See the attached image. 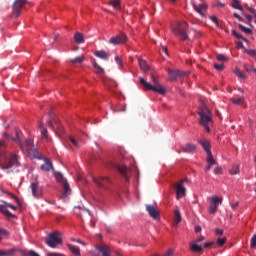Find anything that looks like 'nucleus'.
<instances>
[{
    "label": "nucleus",
    "mask_w": 256,
    "mask_h": 256,
    "mask_svg": "<svg viewBox=\"0 0 256 256\" xmlns=\"http://www.w3.org/2000/svg\"><path fill=\"white\" fill-rule=\"evenodd\" d=\"M110 45H123V43H127V35L121 33L119 35L113 36L109 40Z\"/></svg>",
    "instance_id": "obj_13"
},
{
    "label": "nucleus",
    "mask_w": 256,
    "mask_h": 256,
    "mask_svg": "<svg viewBox=\"0 0 256 256\" xmlns=\"http://www.w3.org/2000/svg\"><path fill=\"white\" fill-rule=\"evenodd\" d=\"M203 239H205L203 236H200L199 238H197L196 240H195V242L194 243H201V241H203Z\"/></svg>",
    "instance_id": "obj_57"
},
{
    "label": "nucleus",
    "mask_w": 256,
    "mask_h": 256,
    "mask_svg": "<svg viewBox=\"0 0 256 256\" xmlns=\"http://www.w3.org/2000/svg\"><path fill=\"white\" fill-rule=\"evenodd\" d=\"M96 73H98V75H103L105 73V70L99 66V64H97V61L95 59H92L91 61Z\"/></svg>",
    "instance_id": "obj_25"
},
{
    "label": "nucleus",
    "mask_w": 256,
    "mask_h": 256,
    "mask_svg": "<svg viewBox=\"0 0 256 256\" xmlns=\"http://www.w3.org/2000/svg\"><path fill=\"white\" fill-rule=\"evenodd\" d=\"M39 129L41 131L42 139H47V128L43 125V122H40Z\"/></svg>",
    "instance_id": "obj_31"
},
{
    "label": "nucleus",
    "mask_w": 256,
    "mask_h": 256,
    "mask_svg": "<svg viewBox=\"0 0 256 256\" xmlns=\"http://www.w3.org/2000/svg\"><path fill=\"white\" fill-rule=\"evenodd\" d=\"M83 61H85L84 55L78 56V57L70 60V62H72V63H83Z\"/></svg>",
    "instance_id": "obj_39"
},
{
    "label": "nucleus",
    "mask_w": 256,
    "mask_h": 256,
    "mask_svg": "<svg viewBox=\"0 0 256 256\" xmlns=\"http://www.w3.org/2000/svg\"><path fill=\"white\" fill-rule=\"evenodd\" d=\"M244 69L247 71V73H253V67L249 64H244Z\"/></svg>",
    "instance_id": "obj_43"
},
{
    "label": "nucleus",
    "mask_w": 256,
    "mask_h": 256,
    "mask_svg": "<svg viewBox=\"0 0 256 256\" xmlns=\"http://www.w3.org/2000/svg\"><path fill=\"white\" fill-rule=\"evenodd\" d=\"M15 137L9 135L7 132H4V137L5 139H7V141H15L16 143H18L20 149H25V147H23V141H21V135H23V132H21V130L19 129H15Z\"/></svg>",
    "instance_id": "obj_9"
},
{
    "label": "nucleus",
    "mask_w": 256,
    "mask_h": 256,
    "mask_svg": "<svg viewBox=\"0 0 256 256\" xmlns=\"http://www.w3.org/2000/svg\"><path fill=\"white\" fill-rule=\"evenodd\" d=\"M74 41L75 43H78V45H81L82 43H85V36L81 32H76L74 35Z\"/></svg>",
    "instance_id": "obj_22"
},
{
    "label": "nucleus",
    "mask_w": 256,
    "mask_h": 256,
    "mask_svg": "<svg viewBox=\"0 0 256 256\" xmlns=\"http://www.w3.org/2000/svg\"><path fill=\"white\" fill-rule=\"evenodd\" d=\"M187 29H189V25L187 22L183 21L174 26L172 32L176 37H180L181 41H188L189 36L187 35Z\"/></svg>",
    "instance_id": "obj_4"
},
{
    "label": "nucleus",
    "mask_w": 256,
    "mask_h": 256,
    "mask_svg": "<svg viewBox=\"0 0 256 256\" xmlns=\"http://www.w3.org/2000/svg\"><path fill=\"white\" fill-rule=\"evenodd\" d=\"M76 243H80V245H87L84 242H82L80 239L76 240Z\"/></svg>",
    "instance_id": "obj_61"
},
{
    "label": "nucleus",
    "mask_w": 256,
    "mask_h": 256,
    "mask_svg": "<svg viewBox=\"0 0 256 256\" xmlns=\"http://www.w3.org/2000/svg\"><path fill=\"white\" fill-rule=\"evenodd\" d=\"M182 151H183V153H193V152L197 151V145L187 143L186 145H184L182 147Z\"/></svg>",
    "instance_id": "obj_18"
},
{
    "label": "nucleus",
    "mask_w": 256,
    "mask_h": 256,
    "mask_svg": "<svg viewBox=\"0 0 256 256\" xmlns=\"http://www.w3.org/2000/svg\"><path fill=\"white\" fill-rule=\"evenodd\" d=\"M190 251H192V253H201L203 247L195 242H190Z\"/></svg>",
    "instance_id": "obj_23"
},
{
    "label": "nucleus",
    "mask_w": 256,
    "mask_h": 256,
    "mask_svg": "<svg viewBox=\"0 0 256 256\" xmlns=\"http://www.w3.org/2000/svg\"><path fill=\"white\" fill-rule=\"evenodd\" d=\"M53 169V163L49 158L44 159V164L41 165V171H51Z\"/></svg>",
    "instance_id": "obj_20"
},
{
    "label": "nucleus",
    "mask_w": 256,
    "mask_h": 256,
    "mask_svg": "<svg viewBox=\"0 0 256 256\" xmlns=\"http://www.w3.org/2000/svg\"><path fill=\"white\" fill-rule=\"evenodd\" d=\"M174 217H175V220H174L173 226L177 227V225L181 223V212L179 210H175Z\"/></svg>",
    "instance_id": "obj_28"
},
{
    "label": "nucleus",
    "mask_w": 256,
    "mask_h": 256,
    "mask_svg": "<svg viewBox=\"0 0 256 256\" xmlns=\"http://www.w3.org/2000/svg\"><path fill=\"white\" fill-rule=\"evenodd\" d=\"M194 9L197 13H199V15H202V17H205V15H203V11H205V9H207L206 4L194 5Z\"/></svg>",
    "instance_id": "obj_27"
},
{
    "label": "nucleus",
    "mask_w": 256,
    "mask_h": 256,
    "mask_svg": "<svg viewBox=\"0 0 256 256\" xmlns=\"http://www.w3.org/2000/svg\"><path fill=\"white\" fill-rule=\"evenodd\" d=\"M168 74L170 76V81H177L178 77H183V75H189V72H183L178 69L168 68Z\"/></svg>",
    "instance_id": "obj_12"
},
{
    "label": "nucleus",
    "mask_w": 256,
    "mask_h": 256,
    "mask_svg": "<svg viewBox=\"0 0 256 256\" xmlns=\"http://www.w3.org/2000/svg\"><path fill=\"white\" fill-rule=\"evenodd\" d=\"M139 62V67L142 71H149V65L145 60H143L141 57H137Z\"/></svg>",
    "instance_id": "obj_26"
},
{
    "label": "nucleus",
    "mask_w": 256,
    "mask_h": 256,
    "mask_svg": "<svg viewBox=\"0 0 256 256\" xmlns=\"http://www.w3.org/2000/svg\"><path fill=\"white\" fill-rule=\"evenodd\" d=\"M145 207H146V211H147L148 215L152 219L157 221L160 217L159 210H157V208L155 206H153L152 204H146Z\"/></svg>",
    "instance_id": "obj_14"
},
{
    "label": "nucleus",
    "mask_w": 256,
    "mask_h": 256,
    "mask_svg": "<svg viewBox=\"0 0 256 256\" xmlns=\"http://www.w3.org/2000/svg\"><path fill=\"white\" fill-rule=\"evenodd\" d=\"M25 3H27V0H15L12 6V17L17 19V17L21 16V9L25 7Z\"/></svg>",
    "instance_id": "obj_8"
},
{
    "label": "nucleus",
    "mask_w": 256,
    "mask_h": 256,
    "mask_svg": "<svg viewBox=\"0 0 256 256\" xmlns=\"http://www.w3.org/2000/svg\"><path fill=\"white\" fill-rule=\"evenodd\" d=\"M90 225H91V227L95 228V221L92 220V221L90 222Z\"/></svg>",
    "instance_id": "obj_62"
},
{
    "label": "nucleus",
    "mask_w": 256,
    "mask_h": 256,
    "mask_svg": "<svg viewBox=\"0 0 256 256\" xmlns=\"http://www.w3.org/2000/svg\"><path fill=\"white\" fill-rule=\"evenodd\" d=\"M214 173L215 175H221V173H223V170L220 167H216L214 169Z\"/></svg>",
    "instance_id": "obj_47"
},
{
    "label": "nucleus",
    "mask_w": 256,
    "mask_h": 256,
    "mask_svg": "<svg viewBox=\"0 0 256 256\" xmlns=\"http://www.w3.org/2000/svg\"><path fill=\"white\" fill-rule=\"evenodd\" d=\"M69 140L74 145V147H78L79 144L77 143V140H75V138H73V136H70Z\"/></svg>",
    "instance_id": "obj_45"
},
{
    "label": "nucleus",
    "mask_w": 256,
    "mask_h": 256,
    "mask_svg": "<svg viewBox=\"0 0 256 256\" xmlns=\"http://www.w3.org/2000/svg\"><path fill=\"white\" fill-rule=\"evenodd\" d=\"M211 245H213V242L204 243V249H207L208 247H211Z\"/></svg>",
    "instance_id": "obj_55"
},
{
    "label": "nucleus",
    "mask_w": 256,
    "mask_h": 256,
    "mask_svg": "<svg viewBox=\"0 0 256 256\" xmlns=\"http://www.w3.org/2000/svg\"><path fill=\"white\" fill-rule=\"evenodd\" d=\"M221 203H223V198H219L217 196L211 197L210 198L209 213L211 215L217 213V209H218L219 205H221Z\"/></svg>",
    "instance_id": "obj_10"
},
{
    "label": "nucleus",
    "mask_w": 256,
    "mask_h": 256,
    "mask_svg": "<svg viewBox=\"0 0 256 256\" xmlns=\"http://www.w3.org/2000/svg\"><path fill=\"white\" fill-rule=\"evenodd\" d=\"M22 146L24 147L21 148L22 151H26V153H29L31 149H33V140L32 139H26L25 144L22 143Z\"/></svg>",
    "instance_id": "obj_21"
},
{
    "label": "nucleus",
    "mask_w": 256,
    "mask_h": 256,
    "mask_svg": "<svg viewBox=\"0 0 256 256\" xmlns=\"http://www.w3.org/2000/svg\"><path fill=\"white\" fill-rule=\"evenodd\" d=\"M17 255V249L11 248L9 250H4V256H15Z\"/></svg>",
    "instance_id": "obj_34"
},
{
    "label": "nucleus",
    "mask_w": 256,
    "mask_h": 256,
    "mask_svg": "<svg viewBox=\"0 0 256 256\" xmlns=\"http://www.w3.org/2000/svg\"><path fill=\"white\" fill-rule=\"evenodd\" d=\"M5 142L0 141V157L3 155V151H1L2 147H5ZM0 167L5 169H11L12 167H19V156L17 154H11L8 161L4 163V165L0 164Z\"/></svg>",
    "instance_id": "obj_6"
},
{
    "label": "nucleus",
    "mask_w": 256,
    "mask_h": 256,
    "mask_svg": "<svg viewBox=\"0 0 256 256\" xmlns=\"http://www.w3.org/2000/svg\"><path fill=\"white\" fill-rule=\"evenodd\" d=\"M54 176H55L56 180L58 181V183L62 184V187L64 189V191L61 195V199H67V197H69V195H71V187L69 186V183L63 177V174H61L60 172H55Z\"/></svg>",
    "instance_id": "obj_7"
},
{
    "label": "nucleus",
    "mask_w": 256,
    "mask_h": 256,
    "mask_svg": "<svg viewBox=\"0 0 256 256\" xmlns=\"http://www.w3.org/2000/svg\"><path fill=\"white\" fill-rule=\"evenodd\" d=\"M117 169L120 175L124 177L125 181H129V168H127V166L125 165H122V166H117Z\"/></svg>",
    "instance_id": "obj_17"
},
{
    "label": "nucleus",
    "mask_w": 256,
    "mask_h": 256,
    "mask_svg": "<svg viewBox=\"0 0 256 256\" xmlns=\"http://www.w3.org/2000/svg\"><path fill=\"white\" fill-rule=\"evenodd\" d=\"M0 256H4V250H0Z\"/></svg>",
    "instance_id": "obj_64"
},
{
    "label": "nucleus",
    "mask_w": 256,
    "mask_h": 256,
    "mask_svg": "<svg viewBox=\"0 0 256 256\" xmlns=\"http://www.w3.org/2000/svg\"><path fill=\"white\" fill-rule=\"evenodd\" d=\"M95 185L100 187L101 189H108L109 185H111V180L109 177L100 176L99 178H93Z\"/></svg>",
    "instance_id": "obj_11"
},
{
    "label": "nucleus",
    "mask_w": 256,
    "mask_h": 256,
    "mask_svg": "<svg viewBox=\"0 0 256 256\" xmlns=\"http://www.w3.org/2000/svg\"><path fill=\"white\" fill-rule=\"evenodd\" d=\"M233 16L237 18L239 21H244L243 18L237 13H234Z\"/></svg>",
    "instance_id": "obj_54"
},
{
    "label": "nucleus",
    "mask_w": 256,
    "mask_h": 256,
    "mask_svg": "<svg viewBox=\"0 0 256 256\" xmlns=\"http://www.w3.org/2000/svg\"><path fill=\"white\" fill-rule=\"evenodd\" d=\"M2 203H3L4 205H6V207H9V209H13L14 211H15V209H17V207H15L14 205L9 204V203H7V202H5V201H2Z\"/></svg>",
    "instance_id": "obj_46"
},
{
    "label": "nucleus",
    "mask_w": 256,
    "mask_h": 256,
    "mask_svg": "<svg viewBox=\"0 0 256 256\" xmlns=\"http://www.w3.org/2000/svg\"><path fill=\"white\" fill-rule=\"evenodd\" d=\"M95 57H98V59H103L104 61L109 60V53H107L105 50H98L94 53Z\"/></svg>",
    "instance_id": "obj_19"
},
{
    "label": "nucleus",
    "mask_w": 256,
    "mask_h": 256,
    "mask_svg": "<svg viewBox=\"0 0 256 256\" xmlns=\"http://www.w3.org/2000/svg\"><path fill=\"white\" fill-rule=\"evenodd\" d=\"M45 243L46 245H48V247H51V249H55L57 245H63V238H61V232L54 231L52 233H49L45 238Z\"/></svg>",
    "instance_id": "obj_5"
},
{
    "label": "nucleus",
    "mask_w": 256,
    "mask_h": 256,
    "mask_svg": "<svg viewBox=\"0 0 256 256\" xmlns=\"http://www.w3.org/2000/svg\"><path fill=\"white\" fill-rule=\"evenodd\" d=\"M22 256H39V254L33 250H22L21 251Z\"/></svg>",
    "instance_id": "obj_33"
},
{
    "label": "nucleus",
    "mask_w": 256,
    "mask_h": 256,
    "mask_svg": "<svg viewBox=\"0 0 256 256\" xmlns=\"http://www.w3.org/2000/svg\"><path fill=\"white\" fill-rule=\"evenodd\" d=\"M216 244H217L218 247H223V245H225V237L218 238Z\"/></svg>",
    "instance_id": "obj_42"
},
{
    "label": "nucleus",
    "mask_w": 256,
    "mask_h": 256,
    "mask_svg": "<svg viewBox=\"0 0 256 256\" xmlns=\"http://www.w3.org/2000/svg\"><path fill=\"white\" fill-rule=\"evenodd\" d=\"M115 61L119 63V65H123V61L121 60V58H119V56L115 57Z\"/></svg>",
    "instance_id": "obj_53"
},
{
    "label": "nucleus",
    "mask_w": 256,
    "mask_h": 256,
    "mask_svg": "<svg viewBox=\"0 0 256 256\" xmlns=\"http://www.w3.org/2000/svg\"><path fill=\"white\" fill-rule=\"evenodd\" d=\"M47 256H63V254L57 252H48Z\"/></svg>",
    "instance_id": "obj_49"
},
{
    "label": "nucleus",
    "mask_w": 256,
    "mask_h": 256,
    "mask_svg": "<svg viewBox=\"0 0 256 256\" xmlns=\"http://www.w3.org/2000/svg\"><path fill=\"white\" fill-rule=\"evenodd\" d=\"M231 6H232L234 9L243 11V6H241L239 0H233Z\"/></svg>",
    "instance_id": "obj_35"
},
{
    "label": "nucleus",
    "mask_w": 256,
    "mask_h": 256,
    "mask_svg": "<svg viewBox=\"0 0 256 256\" xmlns=\"http://www.w3.org/2000/svg\"><path fill=\"white\" fill-rule=\"evenodd\" d=\"M217 61H225V55L223 54H217L216 55Z\"/></svg>",
    "instance_id": "obj_44"
},
{
    "label": "nucleus",
    "mask_w": 256,
    "mask_h": 256,
    "mask_svg": "<svg viewBox=\"0 0 256 256\" xmlns=\"http://www.w3.org/2000/svg\"><path fill=\"white\" fill-rule=\"evenodd\" d=\"M238 27L246 34H251L253 33V30H251V28H247L245 26H243L242 24H238Z\"/></svg>",
    "instance_id": "obj_40"
},
{
    "label": "nucleus",
    "mask_w": 256,
    "mask_h": 256,
    "mask_svg": "<svg viewBox=\"0 0 256 256\" xmlns=\"http://www.w3.org/2000/svg\"><path fill=\"white\" fill-rule=\"evenodd\" d=\"M228 173L231 176L239 175L241 173V169L239 167V164L232 165V167L228 170Z\"/></svg>",
    "instance_id": "obj_24"
},
{
    "label": "nucleus",
    "mask_w": 256,
    "mask_h": 256,
    "mask_svg": "<svg viewBox=\"0 0 256 256\" xmlns=\"http://www.w3.org/2000/svg\"><path fill=\"white\" fill-rule=\"evenodd\" d=\"M232 34L237 37V39H241L242 41H245V43H249V40L247 38L243 37V35L239 34L237 31L233 30Z\"/></svg>",
    "instance_id": "obj_38"
},
{
    "label": "nucleus",
    "mask_w": 256,
    "mask_h": 256,
    "mask_svg": "<svg viewBox=\"0 0 256 256\" xmlns=\"http://www.w3.org/2000/svg\"><path fill=\"white\" fill-rule=\"evenodd\" d=\"M185 181H188V180L183 179L175 185L177 199H179L180 197H185V193L187 191V189L183 186V183H185Z\"/></svg>",
    "instance_id": "obj_15"
},
{
    "label": "nucleus",
    "mask_w": 256,
    "mask_h": 256,
    "mask_svg": "<svg viewBox=\"0 0 256 256\" xmlns=\"http://www.w3.org/2000/svg\"><path fill=\"white\" fill-rule=\"evenodd\" d=\"M237 47H238V49H243V42H241V41H239V42H237Z\"/></svg>",
    "instance_id": "obj_58"
},
{
    "label": "nucleus",
    "mask_w": 256,
    "mask_h": 256,
    "mask_svg": "<svg viewBox=\"0 0 256 256\" xmlns=\"http://www.w3.org/2000/svg\"><path fill=\"white\" fill-rule=\"evenodd\" d=\"M238 206H239V203L236 202V203H234V204L232 205V209H236Z\"/></svg>",
    "instance_id": "obj_60"
},
{
    "label": "nucleus",
    "mask_w": 256,
    "mask_h": 256,
    "mask_svg": "<svg viewBox=\"0 0 256 256\" xmlns=\"http://www.w3.org/2000/svg\"><path fill=\"white\" fill-rule=\"evenodd\" d=\"M211 21H213V23H216L217 27H219V20H217V17L215 16H210Z\"/></svg>",
    "instance_id": "obj_50"
},
{
    "label": "nucleus",
    "mask_w": 256,
    "mask_h": 256,
    "mask_svg": "<svg viewBox=\"0 0 256 256\" xmlns=\"http://www.w3.org/2000/svg\"><path fill=\"white\" fill-rule=\"evenodd\" d=\"M215 233H216V235H223V230L217 228V229L215 230Z\"/></svg>",
    "instance_id": "obj_56"
},
{
    "label": "nucleus",
    "mask_w": 256,
    "mask_h": 256,
    "mask_svg": "<svg viewBox=\"0 0 256 256\" xmlns=\"http://www.w3.org/2000/svg\"><path fill=\"white\" fill-rule=\"evenodd\" d=\"M247 10L250 11L255 16L256 10H255V8H253V6H249V8Z\"/></svg>",
    "instance_id": "obj_52"
},
{
    "label": "nucleus",
    "mask_w": 256,
    "mask_h": 256,
    "mask_svg": "<svg viewBox=\"0 0 256 256\" xmlns=\"http://www.w3.org/2000/svg\"><path fill=\"white\" fill-rule=\"evenodd\" d=\"M246 18L247 20L249 21V23H251L253 21V16L251 15H248V14H245V13H242Z\"/></svg>",
    "instance_id": "obj_51"
},
{
    "label": "nucleus",
    "mask_w": 256,
    "mask_h": 256,
    "mask_svg": "<svg viewBox=\"0 0 256 256\" xmlns=\"http://www.w3.org/2000/svg\"><path fill=\"white\" fill-rule=\"evenodd\" d=\"M196 233H199L201 231V226H195Z\"/></svg>",
    "instance_id": "obj_59"
},
{
    "label": "nucleus",
    "mask_w": 256,
    "mask_h": 256,
    "mask_svg": "<svg viewBox=\"0 0 256 256\" xmlns=\"http://www.w3.org/2000/svg\"><path fill=\"white\" fill-rule=\"evenodd\" d=\"M0 213H3L6 217H13L12 213L7 210V205L4 203L0 204Z\"/></svg>",
    "instance_id": "obj_29"
},
{
    "label": "nucleus",
    "mask_w": 256,
    "mask_h": 256,
    "mask_svg": "<svg viewBox=\"0 0 256 256\" xmlns=\"http://www.w3.org/2000/svg\"><path fill=\"white\" fill-rule=\"evenodd\" d=\"M109 5L113 6L117 11L121 10V0H110Z\"/></svg>",
    "instance_id": "obj_30"
},
{
    "label": "nucleus",
    "mask_w": 256,
    "mask_h": 256,
    "mask_svg": "<svg viewBox=\"0 0 256 256\" xmlns=\"http://www.w3.org/2000/svg\"><path fill=\"white\" fill-rule=\"evenodd\" d=\"M200 145L203 147L204 151L206 152V167L205 171H211V167L215 165L217 162L215 161V158L213 157V153L211 152V143L208 142L207 139L199 140Z\"/></svg>",
    "instance_id": "obj_3"
},
{
    "label": "nucleus",
    "mask_w": 256,
    "mask_h": 256,
    "mask_svg": "<svg viewBox=\"0 0 256 256\" xmlns=\"http://www.w3.org/2000/svg\"><path fill=\"white\" fill-rule=\"evenodd\" d=\"M232 103H234L235 105H243L245 98H232L231 99Z\"/></svg>",
    "instance_id": "obj_37"
},
{
    "label": "nucleus",
    "mask_w": 256,
    "mask_h": 256,
    "mask_svg": "<svg viewBox=\"0 0 256 256\" xmlns=\"http://www.w3.org/2000/svg\"><path fill=\"white\" fill-rule=\"evenodd\" d=\"M69 249L71 251V253H73L74 255H80L81 251L79 250V247L74 246V245H69Z\"/></svg>",
    "instance_id": "obj_36"
},
{
    "label": "nucleus",
    "mask_w": 256,
    "mask_h": 256,
    "mask_svg": "<svg viewBox=\"0 0 256 256\" xmlns=\"http://www.w3.org/2000/svg\"><path fill=\"white\" fill-rule=\"evenodd\" d=\"M198 115L200 117L199 123L204 127L206 133H211V126L213 125V120L211 119V110L205 104L199 106Z\"/></svg>",
    "instance_id": "obj_2"
},
{
    "label": "nucleus",
    "mask_w": 256,
    "mask_h": 256,
    "mask_svg": "<svg viewBox=\"0 0 256 256\" xmlns=\"http://www.w3.org/2000/svg\"><path fill=\"white\" fill-rule=\"evenodd\" d=\"M160 53H164L165 55H169V52L167 51V46H162Z\"/></svg>",
    "instance_id": "obj_48"
},
{
    "label": "nucleus",
    "mask_w": 256,
    "mask_h": 256,
    "mask_svg": "<svg viewBox=\"0 0 256 256\" xmlns=\"http://www.w3.org/2000/svg\"><path fill=\"white\" fill-rule=\"evenodd\" d=\"M234 74L238 76L239 79H247V75H245V72L241 71L239 68H236L234 70Z\"/></svg>",
    "instance_id": "obj_32"
},
{
    "label": "nucleus",
    "mask_w": 256,
    "mask_h": 256,
    "mask_svg": "<svg viewBox=\"0 0 256 256\" xmlns=\"http://www.w3.org/2000/svg\"><path fill=\"white\" fill-rule=\"evenodd\" d=\"M30 187L33 197H41V195H43V191L39 188L38 182L32 183Z\"/></svg>",
    "instance_id": "obj_16"
},
{
    "label": "nucleus",
    "mask_w": 256,
    "mask_h": 256,
    "mask_svg": "<svg viewBox=\"0 0 256 256\" xmlns=\"http://www.w3.org/2000/svg\"><path fill=\"white\" fill-rule=\"evenodd\" d=\"M48 127H53V121L50 120V121L48 122Z\"/></svg>",
    "instance_id": "obj_63"
},
{
    "label": "nucleus",
    "mask_w": 256,
    "mask_h": 256,
    "mask_svg": "<svg viewBox=\"0 0 256 256\" xmlns=\"http://www.w3.org/2000/svg\"><path fill=\"white\" fill-rule=\"evenodd\" d=\"M213 67L214 69H216V71H223L225 69V66L223 64L214 63Z\"/></svg>",
    "instance_id": "obj_41"
},
{
    "label": "nucleus",
    "mask_w": 256,
    "mask_h": 256,
    "mask_svg": "<svg viewBox=\"0 0 256 256\" xmlns=\"http://www.w3.org/2000/svg\"><path fill=\"white\" fill-rule=\"evenodd\" d=\"M151 79L153 84L147 82L145 79H143V77H139L140 85H142L144 91H154L155 93H159L160 95H165V93H167V90L165 89L163 84L159 82V77L155 76L154 73H151Z\"/></svg>",
    "instance_id": "obj_1"
}]
</instances>
